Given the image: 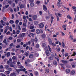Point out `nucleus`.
Listing matches in <instances>:
<instances>
[{
	"label": "nucleus",
	"mask_w": 76,
	"mask_h": 76,
	"mask_svg": "<svg viewBox=\"0 0 76 76\" xmlns=\"http://www.w3.org/2000/svg\"><path fill=\"white\" fill-rule=\"evenodd\" d=\"M36 32L37 34H39L40 32V30L39 29H37L36 31Z\"/></svg>",
	"instance_id": "7c9ffc66"
},
{
	"label": "nucleus",
	"mask_w": 76,
	"mask_h": 76,
	"mask_svg": "<svg viewBox=\"0 0 76 76\" xmlns=\"http://www.w3.org/2000/svg\"><path fill=\"white\" fill-rule=\"evenodd\" d=\"M12 64H15V63L14 62H11V64H10V66L12 67H14V66Z\"/></svg>",
	"instance_id": "1a4fd4ad"
},
{
	"label": "nucleus",
	"mask_w": 76,
	"mask_h": 76,
	"mask_svg": "<svg viewBox=\"0 0 76 76\" xmlns=\"http://www.w3.org/2000/svg\"><path fill=\"white\" fill-rule=\"evenodd\" d=\"M50 16L48 15V16H47L45 17V19H46V20H48V19H49L50 18Z\"/></svg>",
	"instance_id": "4468645a"
},
{
	"label": "nucleus",
	"mask_w": 76,
	"mask_h": 76,
	"mask_svg": "<svg viewBox=\"0 0 76 76\" xmlns=\"http://www.w3.org/2000/svg\"><path fill=\"white\" fill-rule=\"evenodd\" d=\"M30 35L32 36V37H34V35H35V33H34V34L31 33H30Z\"/></svg>",
	"instance_id": "2f4dec72"
},
{
	"label": "nucleus",
	"mask_w": 76,
	"mask_h": 76,
	"mask_svg": "<svg viewBox=\"0 0 76 76\" xmlns=\"http://www.w3.org/2000/svg\"><path fill=\"white\" fill-rule=\"evenodd\" d=\"M53 57L52 56H50L49 57V59L50 60H53Z\"/></svg>",
	"instance_id": "6ab92c4d"
},
{
	"label": "nucleus",
	"mask_w": 76,
	"mask_h": 76,
	"mask_svg": "<svg viewBox=\"0 0 76 76\" xmlns=\"http://www.w3.org/2000/svg\"><path fill=\"white\" fill-rule=\"evenodd\" d=\"M10 55V52H8L7 53V57H9Z\"/></svg>",
	"instance_id": "2eb2a0df"
},
{
	"label": "nucleus",
	"mask_w": 76,
	"mask_h": 76,
	"mask_svg": "<svg viewBox=\"0 0 76 76\" xmlns=\"http://www.w3.org/2000/svg\"><path fill=\"white\" fill-rule=\"evenodd\" d=\"M70 72V70L69 69H66L65 72L67 73H69V72Z\"/></svg>",
	"instance_id": "9b49d317"
},
{
	"label": "nucleus",
	"mask_w": 76,
	"mask_h": 76,
	"mask_svg": "<svg viewBox=\"0 0 76 76\" xmlns=\"http://www.w3.org/2000/svg\"><path fill=\"white\" fill-rule=\"evenodd\" d=\"M12 38H13V37H9L8 39H9V40H12Z\"/></svg>",
	"instance_id": "8fccbe9b"
},
{
	"label": "nucleus",
	"mask_w": 76,
	"mask_h": 76,
	"mask_svg": "<svg viewBox=\"0 0 76 76\" xmlns=\"http://www.w3.org/2000/svg\"><path fill=\"white\" fill-rule=\"evenodd\" d=\"M12 68H10L7 69V70L8 71H12Z\"/></svg>",
	"instance_id": "c9c22d12"
},
{
	"label": "nucleus",
	"mask_w": 76,
	"mask_h": 76,
	"mask_svg": "<svg viewBox=\"0 0 76 76\" xmlns=\"http://www.w3.org/2000/svg\"><path fill=\"white\" fill-rule=\"evenodd\" d=\"M67 18H68V19H72V18L71 17H70V15H67Z\"/></svg>",
	"instance_id": "3c124183"
},
{
	"label": "nucleus",
	"mask_w": 76,
	"mask_h": 76,
	"mask_svg": "<svg viewBox=\"0 0 76 76\" xmlns=\"http://www.w3.org/2000/svg\"><path fill=\"white\" fill-rule=\"evenodd\" d=\"M30 5L31 7H33L34 6V3H31L30 4Z\"/></svg>",
	"instance_id": "e433bc0d"
},
{
	"label": "nucleus",
	"mask_w": 76,
	"mask_h": 76,
	"mask_svg": "<svg viewBox=\"0 0 76 76\" xmlns=\"http://www.w3.org/2000/svg\"><path fill=\"white\" fill-rule=\"evenodd\" d=\"M38 23V22L37 21H35L34 22V24L35 25H37Z\"/></svg>",
	"instance_id": "b1692460"
},
{
	"label": "nucleus",
	"mask_w": 76,
	"mask_h": 76,
	"mask_svg": "<svg viewBox=\"0 0 76 76\" xmlns=\"http://www.w3.org/2000/svg\"><path fill=\"white\" fill-rule=\"evenodd\" d=\"M20 71H22V69H18L17 70V71L18 73V72H20Z\"/></svg>",
	"instance_id": "4d7b16f0"
},
{
	"label": "nucleus",
	"mask_w": 76,
	"mask_h": 76,
	"mask_svg": "<svg viewBox=\"0 0 76 76\" xmlns=\"http://www.w3.org/2000/svg\"><path fill=\"white\" fill-rule=\"evenodd\" d=\"M4 66L5 67V69H8V68L9 67V66L7 65H4Z\"/></svg>",
	"instance_id": "bb28decb"
},
{
	"label": "nucleus",
	"mask_w": 76,
	"mask_h": 76,
	"mask_svg": "<svg viewBox=\"0 0 76 76\" xmlns=\"http://www.w3.org/2000/svg\"><path fill=\"white\" fill-rule=\"evenodd\" d=\"M51 45H52L53 46H56V45L54 42L52 43V44Z\"/></svg>",
	"instance_id": "052dcab7"
},
{
	"label": "nucleus",
	"mask_w": 76,
	"mask_h": 76,
	"mask_svg": "<svg viewBox=\"0 0 76 76\" xmlns=\"http://www.w3.org/2000/svg\"><path fill=\"white\" fill-rule=\"evenodd\" d=\"M25 33H23L22 34L20 35V37H24V36H25Z\"/></svg>",
	"instance_id": "a878e982"
},
{
	"label": "nucleus",
	"mask_w": 76,
	"mask_h": 76,
	"mask_svg": "<svg viewBox=\"0 0 76 76\" xmlns=\"http://www.w3.org/2000/svg\"><path fill=\"white\" fill-rule=\"evenodd\" d=\"M71 74L73 76H74L75 75L74 74H75V70H72L71 72Z\"/></svg>",
	"instance_id": "9d476101"
},
{
	"label": "nucleus",
	"mask_w": 76,
	"mask_h": 76,
	"mask_svg": "<svg viewBox=\"0 0 76 76\" xmlns=\"http://www.w3.org/2000/svg\"><path fill=\"white\" fill-rule=\"evenodd\" d=\"M26 28H22V32H26Z\"/></svg>",
	"instance_id": "412c9836"
},
{
	"label": "nucleus",
	"mask_w": 76,
	"mask_h": 76,
	"mask_svg": "<svg viewBox=\"0 0 76 76\" xmlns=\"http://www.w3.org/2000/svg\"><path fill=\"white\" fill-rule=\"evenodd\" d=\"M48 46L49 51H50V52H51L52 50L51 49V48L50 47V45H48Z\"/></svg>",
	"instance_id": "dca6fc26"
},
{
	"label": "nucleus",
	"mask_w": 76,
	"mask_h": 76,
	"mask_svg": "<svg viewBox=\"0 0 76 76\" xmlns=\"http://www.w3.org/2000/svg\"><path fill=\"white\" fill-rule=\"evenodd\" d=\"M1 23L2 24V25H3V26H5L6 24V23L5 22H4V21H3L2 20H1Z\"/></svg>",
	"instance_id": "6e6552de"
},
{
	"label": "nucleus",
	"mask_w": 76,
	"mask_h": 76,
	"mask_svg": "<svg viewBox=\"0 0 76 76\" xmlns=\"http://www.w3.org/2000/svg\"><path fill=\"white\" fill-rule=\"evenodd\" d=\"M49 44L50 45H51L52 44V41L51 40H50V41H49Z\"/></svg>",
	"instance_id": "e2e57ef3"
},
{
	"label": "nucleus",
	"mask_w": 76,
	"mask_h": 76,
	"mask_svg": "<svg viewBox=\"0 0 76 76\" xmlns=\"http://www.w3.org/2000/svg\"><path fill=\"white\" fill-rule=\"evenodd\" d=\"M10 23L12 24L14 23V21L12 20H10Z\"/></svg>",
	"instance_id": "58836bf2"
},
{
	"label": "nucleus",
	"mask_w": 76,
	"mask_h": 76,
	"mask_svg": "<svg viewBox=\"0 0 76 76\" xmlns=\"http://www.w3.org/2000/svg\"><path fill=\"white\" fill-rule=\"evenodd\" d=\"M58 15L59 17H61L62 16V14H60V13H58Z\"/></svg>",
	"instance_id": "79ce46f5"
},
{
	"label": "nucleus",
	"mask_w": 76,
	"mask_h": 76,
	"mask_svg": "<svg viewBox=\"0 0 76 76\" xmlns=\"http://www.w3.org/2000/svg\"><path fill=\"white\" fill-rule=\"evenodd\" d=\"M23 19H26V16L25 15H23Z\"/></svg>",
	"instance_id": "680f3d73"
},
{
	"label": "nucleus",
	"mask_w": 76,
	"mask_h": 76,
	"mask_svg": "<svg viewBox=\"0 0 76 76\" xmlns=\"http://www.w3.org/2000/svg\"><path fill=\"white\" fill-rule=\"evenodd\" d=\"M53 72L55 74H57V71L56 70H54Z\"/></svg>",
	"instance_id": "774afa93"
},
{
	"label": "nucleus",
	"mask_w": 76,
	"mask_h": 76,
	"mask_svg": "<svg viewBox=\"0 0 76 76\" xmlns=\"http://www.w3.org/2000/svg\"><path fill=\"white\" fill-rule=\"evenodd\" d=\"M24 55L25 56H28L29 55V53L27 52H26L24 53Z\"/></svg>",
	"instance_id": "ea45409f"
},
{
	"label": "nucleus",
	"mask_w": 76,
	"mask_h": 76,
	"mask_svg": "<svg viewBox=\"0 0 76 76\" xmlns=\"http://www.w3.org/2000/svg\"><path fill=\"white\" fill-rule=\"evenodd\" d=\"M76 21V15H75V18L74 19V22H75Z\"/></svg>",
	"instance_id": "09e8293b"
},
{
	"label": "nucleus",
	"mask_w": 76,
	"mask_h": 76,
	"mask_svg": "<svg viewBox=\"0 0 76 76\" xmlns=\"http://www.w3.org/2000/svg\"><path fill=\"white\" fill-rule=\"evenodd\" d=\"M75 55H76V53L75 52H74L73 54H72L71 56L72 57V56H75Z\"/></svg>",
	"instance_id": "4c0bfd02"
},
{
	"label": "nucleus",
	"mask_w": 76,
	"mask_h": 76,
	"mask_svg": "<svg viewBox=\"0 0 76 76\" xmlns=\"http://www.w3.org/2000/svg\"><path fill=\"white\" fill-rule=\"evenodd\" d=\"M20 33V31L19 30H18L17 31V32H16L17 34H19Z\"/></svg>",
	"instance_id": "6e6d98bb"
},
{
	"label": "nucleus",
	"mask_w": 76,
	"mask_h": 76,
	"mask_svg": "<svg viewBox=\"0 0 76 76\" xmlns=\"http://www.w3.org/2000/svg\"><path fill=\"white\" fill-rule=\"evenodd\" d=\"M41 37L43 39L45 38L46 37V35L45 34V33H44L43 34H42L41 36Z\"/></svg>",
	"instance_id": "20e7f679"
},
{
	"label": "nucleus",
	"mask_w": 76,
	"mask_h": 76,
	"mask_svg": "<svg viewBox=\"0 0 76 76\" xmlns=\"http://www.w3.org/2000/svg\"><path fill=\"white\" fill-rule=\"evenodd\" d=\"M31 62V61L29 59H27L26 61H25V65L26 66H28V63Z\"/></svg>",
	"instance_id": "f257e3e1"
},
{
	"label": "nucleus",
	"mask_w": 76,
	"mask_h": 76,
	"mask_svg": "<svg viewBox=\"0 0 76 76\" xmlns=\"http://www.w3.org/2000/svg\"><path fill=\"white\" fill-rule=\"evenodd\" d=\"M33 57H34V55L32 54H30L29 55V58H33Z\"/></svg>",
	"instance_id": "a211bd4d"
},
{
	"label": "nucleus",
	"mask_w": 76,
	"mask_h": 76,
	"mask_svg": "<svg viewBox=\"0 0 76 76\" xmlns=\"http://www.w3.org/2000/svg\"><path fill=\"white\" fill-rule=\"evenodd\" d=\"M12 32L13 34H14V35H15V34H16V32H15V30H13L12 31Z\"/></svg>",
	"instance_id": "13d9d810"
},
{
	"label": "nucleus",
	"mask_w": 76,
	"mask_h": 76,
	"mask_svg": "<svg viewBox=\"0 0 76 76\" xmlns=\"http://www.w3.org/2000/svg\"><path fill=\"white\" fill-rule=\"evenodd\" d=\"M3 20H4L5 21H6V18L5 17H4L3 18Z\"/></svg>",
	"instance_id": "338daca9"
},
{
	"label": "nucleus",
	"mask_w": 76,
	"mask_h": 76,
	"mask_svg": "<svg viewBox=\"0 0 76 76\" xmlns=\"http://www.w3.org/2000/svg\"><path fill=\"white\" fill-rule=\"evenodd\" d=\"M10 34V31H8L7 33H6V35H9V34Z\"/></svg>",
	"instance_id": "603ef678"
},
{
	"label": "nucleus",
	"mask_w": 76,
	"mask_h": 76,
	"mask_svg": "<svg viewBox=\"0 0 76 76\" xmlns=\"http://www.w3.org/2000/svg\"><path fill=\"white\" fill-rule=\"evenodd\" d=\"M42 47H46V44L45 43H43L42 45Z\"/></svg>",
	"instance_id": "cd10ccee"
},
{
	"label": "nucleus",
	"mask_w": 76,
	"mask_h": 76,
	"mask_svg": "<svg viewBox=\"0 0 76 76\" xmlns=\"http://www.w3.org/2000/svg\"><path fill=\"white\" fill-rule=\"evenodd\" d=\"M62 46L63 47H64L65 46V45L64 44V42H62Z\"/></svg>",
	"instance_id": "a19ab883"
},
{
	"label": "nucleus",
	"mask_w": 76,
	"mask_h": 76,
	"mask_svg": "<svg viewBox=\"0 0 76 76\" xmlns=\"http://www.w3.org/2000/svg\"><path fill=\"white\" fill-rule=\"evenodd\" d=\"M17 42H21V40L20 39H17Z\"/></svg>",
	"instance_id": "49530a36"
},
{
	"label": "nucleus",
	"mask_w": 76,
	"mask_h": 76,
	"mask_svg": "<svg viewBox=\"0 0 76 76\" xmlns=\"http://www.w3.org/2000/svg\"><path fill=\"white\" fill-rule=\"evenodd\" d=\"M35 74L36 76H38V72H35Z\"/></svg>",
	"instance_id": "a18cd8bd"
},
{
	"label": "nucleus",
	"mask_w": 76,
	"mask_h": 76,
	"mask_svg": "<svg viewBox=\"0 0 76 76\" xmlns=\"http://www.w3.org/2000/svg\"><path fill=\"white\" fill-rule=\"evenodd\" d=\"M69 38L71 39V40H73V37L72 35L70 36Z\"/></svg>",
	"instance_id": "c756f323"
},
{
	"label": "nucleus",
	"mask_w": 76,
	"mask_h": 76,
	"mask_svg": "<svg viewBox=\"0 0 76 76\" xmlns=\"http://www.w3.org/2000/svg\"><path fill=\"white\" fill-rule=\"evenodd\" d=\"M5 74H6V75L7 74V75H9V73H10V71H5L4 72Z\"/></svg>",
	"instance_id": "4be33fe9"
},
{
	"label": "nucleus",
	"mask_w": 76,
	"mask_h": 76,
	"mask_svg": "<svg viewBox=\"0 0 76 76\" xmlns=\"http://www.w3.org/2000/svg\"><path fill=\"white\" fill-rule=\"evenodd\" d=\"M53 64L55 66H57V61H53Z\"/></svg>",
	"instance_id": "f3484780"
},
{
	"label": "nucleus",
	"mask_w": 76,
	"mask_h": 76,
	"mask_svg": "<svg viewBox=\"0 0 76 76\" xmlns=\"http://www.w3.org/2000/svg\"><path fill=\"white\" fill-rule=\"evenodd\" d=\"M3 42L4 43H6V42H7V40H6V39H4V40Z\"/></svg>",
	"instance_id": "bf43d9fd"
},
{
	"label": "nucleus",
	"mask_w": 76,
	"mask_h": 76,
	"mask_svg": "<svg viewBox=\"0 0 76 76\" xmlns=\"http://www.w3.org/2000/svg\"><path fill=\"white\" fill-rule=\"evenodd\" d=\"M1 69H3V66L2 65H0V70Z\"/></svg>",
	"instance_id": "0e129e2a"
},
{
	"label": "nucleus",
	"mask_w": 76,
	"mask_h": 76,
	"mask_svg": "<svg viewBox=\"0 0 76 76\" xmlns=\"http://www.w3.org/2000/svg\"><path fill=\"white\" fill-rule=\"evenodd\" d=\"M18 26V29L19 30H20V31L21 30V28H20V26L18 24H17L16 25V26Z\"/></svg>",
	"instance_id": "393cba45"
},
{
	"label": "nucleus",
	"mask_w": 76,
	"mask_h": 76,
	"mask_svg": "<svg viewBox=\"0 0 76 76\" xmlns=\"http://www.w3.org/2000/svg\"><path fill=\"white\" fill-rule=\"evenodd\" d=\"M45 73H46V74H47V73H49L50 71L48 69H46L45 70Z\"/></svg>",
	"instance_id": "ddd939ff"
},
{
	"label": "nucleus",
	"mask_w": 76,
	"mask_h": 76,
	"mask_svg": "<svg viewBox=\"0 0 76 76\" xmlns=\"http://www.w3.org/2000/svg\"><path fill=\"white\" fill-rule=\"evenodd\" d=\"M23 26L26 28V27H27V26H26V23H23Z\"/></svg>",
	"instance_id": "aec40b11"
},
{
	"label": "nucleus",
	"mask_w": 76,
	"mask_h": 76,
	"mask_svg": "<svg viewBox=\"0 0 76 76\" xmlns=\"http://www.w3.org/2000/svg\"><path fill=\"white\" fill-rule=\"evenodd\" d=\"M12 59L13 61L15 60L16 59V56H13L12 57Z\"/></svg>",
	"instance_id": "c85d7f7f"
},
{
	"label": "nucleus",
	"mask_w": 76,
	"mask_h": 76,
	"mask_svg": "<svg viewBox=\"0 0 76 76\" xmlns=\"http://www.w3.org/2000/svg\"><path fill=\"white\" fill-rule=\"evenodd\" d=\"M37 18L38 17L37 15H34L32 17V19L33 20H37Z\"/></svg>",
	"instance_id": "7ed1b4c3"
},
{
	"label": "nucleus",
	"mask_w": 76,
	"mask_h": 76,
	"mask_svg": "<svg viewBox=\"0 0 76 76\" xmlns=\"http://www.w3.org/2000/svg\"><path fill=\"white\" fill-rule=\"evenodd\" d=\"M45 53H46V55L47 56H50V52L49 51V50H46V51H45Z\"/></svg>",
	"instance_id": "f03ea898"
},
{
	"label": "nucleus",
	"mask_w": 76,
	"mask_h": 76,
	"mask_svg": "<svg viewBox=\"0 0 76 76\" xmlns=\"http://www.w3.org/2000/svg\"><path fill=\"white\" fill-rule=\"evenodd\" d=\"M29 21H31L32 22H34V20H33L31 18H30L29 19Z\"/></svg>",
	"instance_id": "72a5a7b5"
},
{
	"label": "nucleus",
	"mask_w": 76,
	"mask_h": 76,
	"mask_svg": "<svg viewBox=\"0 0 76 76\" xmlns=\"http://www.w3.org/2000/svg\"><path fill=\"white\" fill-rule=\"evenodd\" d=\"M0 75L1 76H6V75L4 74H3V73H1L0 74Z\"/></svg>",
	"instance_id": "c03bdc74"
},
{
	"label": "nucleus",
	"mask_w": 76,
	"mask_h": 76,
	"mask_svg": "<svg viewBox=\"0 0 76 76\" xmlns=\"http://www.w3.org/2000/svg\"><path fill=\"white\" fill-rule=\"evenodd\" d=\"M35 47L37 48H38L39 47V45L38 44H37L36 45Z\"/></svg>",
	"instance_id": "5701e85b"
},
{
	"label": "nucleus",
	"mask_w": 76,
	"mask_h": 76,
	"mask_svg": "<svg viewBox=\"0 0 76 76\" xmlns=\"http://www.w3.org/2000/svg\"><path fill=\"white\" fill-rule=\"evenodd\" d=\"M15 75H16L15 74V73H12L11 74H10V76H14Z\"/></svg>",
	"instance_id": "37998d69"
},
{
	"label": "nucleus",
	"mask_w": 76,
	"mask_h": 76,
	"mask_svg": "<svg viewBox=\"0 0 76 76\" xmlns=\"http://www.w3.org/2000/svg\"><path fill=\"white\" fill-rule=\"evenodd\" d=\"M61 61L62 62V63H64V64H67V63H68V61H67L61 60Z\"/></svg>",
	"instance_id": "0eeeda50"
},
{
	"label": "nucleus",
	"mask_w": 76,
	"mask_h": 76,
	"mask_svg": "<svg viewBox=\"0 0 76 76\" xmlns=\"http://www.w3.org/2000/svg\"><path fill=\"white\" fill-rule=\"evenodd\" d=\"M29 49L31 51L32 50V48L31 47H29Z\"/></svg>",
	"instance_id": "69168bd1"
},
{
	"label": "nucleus",
	"mask_w": 76,
	"mask_h": 76,
	"mask_svg": "<svg viewBox=\"0 0 76 76\" xmlns=\"http://www.w3.org/2000/svg\"><path fill=\"white\" fill-rule=\"evenodd\" d=\"M18 68L19 69H23V68H24V66H22V65L20 64L18 66Z\"/></svg>",
	"instance_id": "f8f14e48"
},
{
	"label": "nucleus",
	"mask_w": 76,
	"mask_h": 76,
	"mask_svg": "<svg viewBox=\"0 0 76 76\" xmlns=\"http://www.w3.org/2000/svg\"><path fill=\"white\" fill-rule=\"evenodd\" d=\"M43 9L44 11H46V10H47V7H46L45 5H43Z\"/></svg>",
	"instance_id": "39448f33"
},
{
	"label": "nucleus",
	"mask_w": 76,
	"mask_h": 76,
	"mask_svg": "<svg viewBox=\"0 0 76 76\" xmlns=\"http://www.w3.org/2000/svg\"><path fill=\"white\" fill-rule=\"evenodd\" d=\"M19 21L18 20H16L15 21V23H16V24H18V23H19Z\"/></svg>",
	"instance_id": "864d4df0"
},
{
	"label": "nucleus",
	"mask_w": 76,
	"mask_h": 76,
	"mask_svg": "<svg viewBox=\"0 0 76 76\" xmlns=\"http://www.w3.org/2000/svg\"><path fill=\"white\" fill-rule=\"evenodd\" d=\"M10 12H13V9H12V8H10Z\"/></svg>",
	"instance_id": "5fc2aeb1"
},
{
	"label": "nucleus",
	"mask_w": 76,
	"mask_h": 76,
	"mask_svg": "<svg viewBox=\"0 0 76 76\" xmlns=\"http://www.w3.org/2000/svg\"><path fill=\"white\" fill-rule=\"evenodd\" d=\"M34 26H33L30 27V29H34Z\"/></svg>",
	"instance_id": "f704fd0d"
},
{
	"label": "nucleus",
	"mask_w": 76,
	"mask_h": 76,
	"mask_svg": "<svg viewBox=\"0 0 76 76\" xmlns=\"http://www.w3.org/2000/svg\"><path fill=\"white\" fill-rule=\"evenodd\" d=\"M27 20L26 19L24 20L23 22L24 23H27Z\"/></svg>",
	"instance_id": "de8ad7c7"
},
{
	"label": "nucleus",
	"mask_w": 76,
	"mask_h": 76,
	"mask_svg": "<svg viewBox=\"0 0 76 76\" xmlns=\"http://www.w3.org/2000/svg\"><path fill=\"white\" fill-rule=\"evenodd\" d=\"M44 25L42 23H41L39 25V27L40 28H42L44 27Z\"/></svg>",
	"instance_id": "423d86ee"
},
{
	"label": "nucleus",
	"mask_w": 76,
	"mask_h": 76,
	"mask_svg": "<svg viewBox=\"0 0 76 76\" xmlns=\"http://www.w3.org/2000/svg\"><path fill=\"white\" fill-rule=\"evenodd\" d=\"M26 44L27 45H30V44H31V42L29 41L28 42H26Z\"/></svg>",
	"instance_id": "473e14b6"
}]
</instances>
